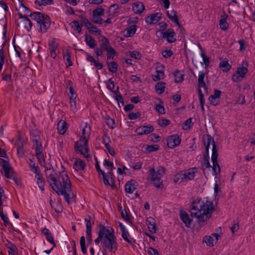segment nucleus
Here are the masks:
<instances>
[{"label": "nucleus", "mask_w": 255, "mask_h": 255, "mask_svg": "<svg viewBox=\"0 0 255 255\" xmlns=\"http://www.w3.org/2000/svg\"><path fill=\"white\" fill-rule=\"evenodd\" d=\"M171 124V121L169 120L162 119L158 121V124L162 128H165L168 125Z\"/></svg>", "instance_id": "nucleus-50"}, {"label": "nucleus", "mask_w": 255, "mask_h": 255, "mask_svg": "<svg viewBox=\"0 0 255 255\" xmlns=\"http://www.w3.org/2000/svg\"><path fill=\"white\" fill-rule=\"evenodd\" d=\"M164 76V73L163 69L157 70L155 71V74L152 75V79L157 81L160 79H163Z\"/></svg>", "instance_id": "nucleus-37"}, {"label": "nucleus", "mask_w": 255, "mask_h": 255, "mask_svg": "<svg viewBox=\"0 0 255 255\" xmlns=\"http://www.w3.org/2000/svg\"><path fill=\"white\" fill-rule=\"evenodd\" d=\"M198 94H199V101L200 103V105L201 106V110L202 112H204V95L202 93L201 90L199 89L198 90Z\"/></svg>", "instance_id": "nucleus-56"}, {"label": "nucleus", "mask_w": 255, "mask_h": 255, "mask_svg": "<svg viewBox=\"0 0 255 255\" xmlns=\"http://www.w3.org/2000/svg\"><path fill=\"white\" fill-rule=\"evenodd\" d=\"M148 172L151 176V180L156 188H159L163 186L161 177L165 172V168L164 167H159L156 171L154 168H151Z\"/></svg>", "instance_id": "nucleus-5"}, {"label": "nucleus", "mask_w": 255, "mask_h": 255, "mask_svg": "<svg viewBox=\"0 0 255 255\" xmlns=\"http://www.w3.org/2000/svg\"><path fill=\"white\" fill-rule=\"evenodd\" d=\"M35 3L39 5H46L47 4H53V0H36Z\"/></svg>", "instance_id": "nucleus-52"}, {"label": "nucleus", "mask_w": 255, "mask_h": 255, "mask_svg": "<svg viewBox=\"0 0 255 255\" xmlns=\"http://www.w3.org/2000/svg\"><path fill=\"white\" fill-rule=\"evenodd\" d=\"M48 46L50 51H56V50L58 48L59 44L56 42L55 39L53 38L49 42Z\"/></svg>", "instance_id": "nucleus-42"}, {"label": "nucleus", "mask_w": 255, "mask_h": 255, "mask_svg": "<svg viewBox=\"0 0 255 255\" xmlns=\"http://www.w3.org/2000/svg\"><path fill=\"white\" fill-rule=\"evenodd\" d=\"M104 9L102 7H97L93 11V15L94 16H101L103 15Z\"/></svg>", "instance_id": "nucleus-54"}, {"label": "nucleus", "mask_w": 255, "mask_h": 255, "mask_svg": "<svg viewBox=\"0 0 255 255\" xmlns=\"http://www.w3.org/2000/svg\"><path fill=\"white\" fill-rule=\"evenodd\" d=\"M121 215H122V218L125 221H126L127 222L129 223H132L130 215L128 214L127 211H126V209L122 210Z\"/></svg>", "instance_id": "nucleus-47"}, {"label": "nucleus", "mask_w": 255, "mask_h": 255, "mask_svg": "<svg viewBox=\"0 0 255 255\" xmlns=\"http://www.w3.org/2000/svg\"><path fill=\"white\" fill-rule=\"evenodd\" d=\"M236 72L241 76V78H243L248 72V69L244 66L239 67L238 68Z\"/></svg>", "instance_id": "nucleus-44"}, {"label": "nucleus", "mask_w": 255, "mask_h": 255, "mask_svg": "<svg viewBox=\"0 0 255 255\" xmlns=\"http://www.w3.org/2000/svg\"><path fill=\"white\" fill-rule=\"evenodd\" d=\"M154 130L153 126L151 125L140 126L135 130V132L138 135H142L143 134H148L152 132Z\"/></svg>", "instance_id": "nucleus-13"}, {"label": "nucleus", "mask_w": 255, "mask_h": 255, "mask_svg": "<svg viewBox=\"0 0 255 255\" xmlns=\"http://www.w3.org/2000/svg\"><path fill=\"white\" fill-rule=\"evenodd\" d=\"M221 95V91L218 90H215L214 94L210 96L208 99L211 104L213 106H217L219 105L220 102L219 98Z\"/></svg>", "instance_id": "nucleus-15"}, {"label": "nucleus", "mask_w": 255, "mask_h": 255, "mask_svg": "<svg viewBox=\"0 0 255 255\" xmlns=\"http://www.w3.org/2000/svg\"><path fill=\"white\" fill-rule=\"evenodd\" d=\"M100 229L99 230L98 233V237L95 240V243L96 245H98L101 242V244L102 245V242L104 241V239L105 238V236L106 235L107 228L102 225L99 226Z\"/></svg>", "instance_id": "nucleus-21"}, {"label": "nucleus", "mask_w": 255, "mask_h": 255, "mask_svg": "<svg viewBox=\"0 0 255 255\" xmlns=\"http://www.w3.org/2000/svg\"><path fill=\"white\" fill-rule=\"evenodd\" d=\"M91 20L93 22L98 24H102L103 21V19L100 17V16H96L95 17L93 16Z\"/></svg>", "instance_id": "nucleus-62"}, {"label": "nucleus", "mask_w": 255, "mask_h": 255, "mask_svg": "<svg viewBox=\"0 0 255 255\" xmlns=\"http://www.w3.org/2000/svg\"><path fill=\"white\" fill-rule=\"evenodd\" d=\"M72 82L71 81H68L67 83V85L69 86V92L70 93V104L71 107H75L76 106V99L77 97V94L76 92H75L74 88H73L72 86Z\"/></svg>", "instance_id": "nucleus-14"}, {"label": "nucleus", "mask_w": 255, "mask_h": 255, "mask_svg": "<svg viewBox=\"0 0 255 255\" xmlns=\"http://www.w3.org/2000/svg\"><path fill=\"white\" fill-rule=\"evenodd\" d=\"M107 52V62L110 60H113L114 56L117 54V52L114 48L110 49L109 50L106 51Z\"/></svg>", "instance_id": "nucleus-43"}, {"label": "nucleus", "mask_w": 255, "mask_h": 255, "mask_svg": "<svg viewBox=\"0 0 255 255\" xmlns=\"http://www.w3.org/2000/svg\"><path fill=\"white\" fill-rule=\"evenodd\" d=\"M35 155L41 165L45 168V173L47 181L58 195H63L68 203L73 197L71 191V183L68 175L64 172H60L58 175L52 166L48 168L45 166V159L42 150L35 151Z\"/></svg>", "instance_id": "nucleus-1"}, {"label": "nucleus", "mask_w": 255, "mask_h": 255, "mask_svg": "<svg viewBox=\"0 0 255 255\" xmlns=\"http://www.w3.org/2000/svg\"><path fill=\"white\" fill-rule=\"evenodd\" d=\"M57 129L59 133L61 134H64L67 129L66 122L64 121L60 120L57 125Z\"/></svg>", "instance_id": "nucleus-31"}, {"label": "nucleus", "mask_w": 255, "mask_h": 255, "mask_svg": "<svg viewBox=\"0 0 255 255\" xmlns=\"http://www.w3.org/2000/svg\"><path fill=\"white\" fill-rule=\"evenodd\" d=\"M201 56L203 58V61L205 64V68L207 67L210 62L209 58L207 57L203 52L201 53Z\"/></svg>", "instance_id": "nucleus-61"}, {"label": "nucleus", "mask_w": 255, "mask_h": 255, "mask_svg": "<svg viewBox=\"0 0 255 255\" xmlns=\"http://www.w3.org/2000/svg\"><path fill=\"white\" fill-rule=\"evenodd\" d=\"M86 166L85 162L81 159H77L74 164L73 168L76 171L84 170Z\"/></svg>", "instance_id": "nucleus-30"}, {"label": "nucleus", "mask_w": 255, "mask_h": 255, "mask_svg": "<svg viewBox=\"0 0 255 255\" xmlns=\"http://www.w3.org/2000/svg\"><path fill=\"white\" fill-rule=\"evenodd\" d=\"M181 138L177 134L169 136L167 138V145L169 148H173L180 144Z\"/></svg>", "instance_id": "nucleus-12"}, {"label": "nucleus", "mask_w": 255, "mask_h": 255, "mask_svg": "<svg viewBox=\"0 0 255 255\" xmlns=\"http://www.w3.org/2000/svg\"><path fill=\"white\" fill-rule=\"evenodd\" d=\"M108 84L107 86V89H109L110 91H113V89L115 88V84L112 78L109 79L108 81Z\"/></svg>", "instance_id": "nucleus-63"}, {"label": "nucleus", "mask_w": 255, "mask_h": 255, "mask_svg": "<svg viewBox=\"0 0 255 255\" xmlns=\"http://www.w3.org/2000/svg\"><path fill=\"white\" fill-rule=\"evenodd\" d=\"M95 167H96V169L97 171V172H98V174H102V176H103V182H104V184H109V182L106 180L105 179V177H106V173H105V172L104 171H103L101 168H100V165L98 163V161L97 160V159H96V164H95Z\"/></svg>", "instance_id": "nucleus-40"}, {"label": "nucleus", "mask_w": 255, "mask_h": 255, "mask_svg": "<svg viewBox=\"0 0 255 255\" xmlns=\"http://www.w3.org/2000/svg\"><path fill=\"white\" fill-rule=\"evenodd\" d=\"M161 18V14L157 12L148 16L145 19L146 22L149 24H155Z\"/></svg>", "instance_id": "nucleus-17"}, {"label": "nucleus", "mask_w": 255, "mask_h": 255, "mask_svg": "<svg viewBox=\"0 0 255 255\" xmlns=\"http://www.w3.org/2000/svg\"><path fill=\"white\" fill-rule=\"evenodd\" d=\"M8 176L9 177L6 178L7 179H12L15 183H16L17 184H18L16 173L12 168V170H10V171L9 170V171H8Z\"/></svg>", "instance_id": "nucleus-53"}, {"label": "nucleus", "mask_w": 255, "mask_h": 255, "mask_svg": "<svg viewBox=\"0 0 255 255\" xmlns=\"http://www.w3.org/2000/svg\"><path fill=\"white\" fill-rule=\"evenodd\" d=\"M85 42L91 48H95L97 46L96 41L91 36L87 34H85Z\"/></svg>", "instance_id": "nucleus-29"}, {"label": "nucleus", "mask_w": 255, "mask_h": 255, "mask_svg": "<svg viewBox=\"0 0 255 255\" xmlns=\"http://www.w3.org/2000/svg\"><path fill=\"white\" fill-rule=\"evenodd\" d=\"M107 64H108L109 70L111 72L114 73L117 72L118 65L116 62L112 61L109 62L107 61Z\"/></svg>", "instance_id": "nucleus-39"}, {"label": "nucleus", "mask_w": 255, "mask_h": 255, "mask_svg": "<svg viewBox=\"0 0 255 255\" xmlns=\"http://www.w3.org/2000/svg\"><path fill=\"white\" fill-rule=\"evenodd\" d=\"M119 5L117 4H112L109 7V12L110 13L109 15H114L119 12L118 11Z\"/></svg>", "instance_id": "nucleus-49"}, {"label": "nucleus", "mask_w": 255, "mask_h": 255, "mask_svg": "<svg viewBox=\"0 0 255 255\" xmlns=\"http://www.w3.org/2000/svg\"><path fill=\"white\" fill-rule=\"evenodd\" d=\"M80 244L82 252L84 255L86 254L87 252L86 249V246L85 244V238L84 236H82L80 238Z\"/></svg>", "instance_id": "nucleus-46"}, {"label": "nucleus", "mask_w": 255, "mask_h": 255, "mask_svg": "<svg viewBox=\"0 0 255 255\" xmlns=\"http://www.w3.org/2000/svg\"><path fill=\"white\" fill-rule=\"evenodd\" d=\"M40 140L35 139V140L32 141L33 145L35 147V151L42 150V146Z\"/></svg>", "instance_id": "nucleus-58"}, {"label": "nucleus", "mask_w": 255, "mask_h": 255, "mask_svg": "<svg viewBox=\"0 0 255 255\" xmlns=\"http://www.w3.org/2000/svg\"><path fill=\"white\" fill-rule=\"evenodd\" d=\"M88 141V139L86 136H82L79 140L75 143V145L76 151L80 152L86 158L89 157V155L88 154L89 150Z\"/></svg>", "instance_id": "nucleus-6"}, {"label": "nucleus", "mask_w": 255, "mask_h": 255, "mask_svg": "<svg viewBox=\"0 0 255 255\" xmlns=\"http://www.w3.org/2000/svg\"><path fill=\"white\" fill-rule=\"evenodd\" d=\"M146 224L148 226L149 231L152 233H155L156 232V226L155 220L152 217H148L146 219Z\"/></svg>", "instance_id": "nucleus-24"}, {"label": "nucleus", "mask_w": 255, "mask_h": 255, "mask_svg": "<svg viewBox=\"0 0 255 255\" xmlns=\"http://www.w3.org/2000/svg\"><path fill=\"white\" fill-rule=\"evenodd\" d=\"M50 205L52 209H53L56 213H60L62 212V205L61 204L60 199H58L57 201H53L51 199H50Z\"/></svg>", "instance_id": "nucleus-16"}, {"label": "nucleus", "mask_w": 255, "mask_h": 255, "mask_svg": "<svg viewBox=\"0 0 255 255\" xmlns=\"http://www.w3.org/2000/svg\"><path fill=\"white\" fill-rule=\"evenodd\" d=\"M0 164L2 166L4 171V175L5 177H9L8 171L12 170V167L8 160L0 158Z\"/></svg>", "instance_id": "nucleus-18"}, {"label": "nucleus", "mask_w": 255, "mask_h": 255, "mask_svg": "<svg viewBox=\"0 0 255 255\" xmlns=\"http://www.w3.org/2000/svg\"><path fill=\"white\" fill-rule=\"evenodd\" d=\"M99 47L95 48L94 51L97 56H102L104 54V51H108L113 48L109 40L105 36H101L99 40Z\"/></svg>", "instance_id": "nucleus-7"}, {"label": "nucleus", "mask_w": 255, "mask_h": 255, "mask_svg": "<svg viewBox=\"0 0 255 255\" xmlns=\"http://www.w3.org/2000/svg\"><path fill=\"white\" fill-rule=\"evenodd\" d=\"M159 146L157 144H154L151 145H148L146 148L145 150L148 152H151L156 151L158 150Z\"/></svg>", "instance_id": "nucleus-55"}, {"label": "nucleus", "mask_w": 255, "mask_h": 255, "mask_svg": "<svg viewBox=\"0 0 255 255\" xmlns=\"http://www.w3.org/2000/svg\"><path fill=\"white\" fill-rule=\"evenodd\" d=\"M118 243L114 233L107 229L104 241L102 242V249L104 250L115 253L118 250Z\"/></svg>", "instance_id": "nucleus-4"}, {"label": "nucleus", "mask_w": 255, "mask_h": 255, "mask_svg": "<svg viewBox=\"0 0 255 255\" xmlns=\"http://www.w3.org/2000/svg\"><path fill=\"white\" fill-rule=\"evenodd\" d=\"M174 82L176 83H181L183 82L184 78L183 74L178 70L176 71L174 73Z\"/></svg>", "instance_id": "nucleus-38"}, {"label": "nucleus", "mask_w": 255, "mask_h": 255, "mask_svg": "<svg viewBox=\"0 0 255 255\" xmlns=\"http://www.w3.org/2000/svg\"><path fill=\"white\" fill-rule=\"evenodd\" d=\"M70 25L74 30L77 31L79 33L81 32L82 27L83 26L82 23L80 24L79 21L74 20L71 22Z\"/></svg>", "instance_id": "nucleus-36"}, {"label": "nucleus", "mask_w": 255, "mask_h": 255, "mask_svg": "<svg viewBox=\"0 0 255 255\" xmlns=\"http://www.w3.org/2000/svg\"><path fill=\"white\" fill-rule=\"evenodd\" d=\"M215 210L213 202L206 200L205 201L196 199L193 201L190 207L191 216L196 218L199 226L203 227L212 217V214Z\"/></svg>", "instance_id": "nucleus-2"}, {"label": "nucleus", "mask_w": 255, "mask_h": 255, "mask_svg": "<svg viewBox=\"0 0 255 255\" xmlns=\"http://www.w3.org/2000/svg\"><path fill=\"white\" fill-rule=\"evenodd\" d=\"M104 165L107 168L110 169V171H113L115 169L113 162L110 161L109 160L105 159L104 160Z\"/></svg>", "instance_id": "nucleus-48"}, {"label": "nucleus", "mask_w": 255, "mask_h": 255, "mask_svg": "<svg viewBox=\"0 0 255 255\" xmlns=\"http://www.w3.org/2000/svg\"><path fill=\"white\" fill-rule=\"evenodd\" d=\"M212 141V137L210 135H207L206 139H204L203 141L204 142V145L206 147V153L204 154L203 157H206L209 155V148L210 145V143Z\"/></svg>", "instance_id": "nucleus-34"}, {"label": "nucleus", "mask_w": 255, "mask_h": 255, "mask_svg": "<svg viewBox=\"0 0 255 255\" xmlns=\"http://www.w3.org/2000/svg\"><path fill=\"white\" fill-rule=\"evenodd\" d=\"M85 222L86 223V238L88 242L87 247L92 242V227L94 223V220L92 219L90 216H88V218L85 219Z\"/></svg>", "instance_id": "nucleus-8"}, {"label": "nucleus", "mask_w": 255, "mask_h": 255, "mask_svg": "<svg viewBox=\"0 0 255 255\" xmlns=\"http://www.w3.org/2000/svg\"><path fill=\"white\" fill-rule=\"evenodd\" d=\"M165 89V83L164 82H158L156 84L155 86V91L159 94H162Z\"/></svg>", "instance_id": "nucleus-32"}, {"label": "nucleus", "mask_w": 255, "mask_h": 255, "mask_svg": "<svg viewBox=\"0 0 255 255\" xmlns=\"http://www.w3.org/2000/svg\"><path fill=\"white\" fill-rule=\"evenodd\" d=\"M179 215L181 221L185 224V226L187 228L190 227L191 222L193 220L190 218L187 212L185 211L181 210Z\"/></svg>", "instance_id": "nucleus-19"}, {"label": "nucleus", "mask_w": 255, "mask_h": 255, "mask_svg": "<svg viewBox=\"0 0 255 255\" xmlns=\"http://www.w3.org/2000/svg\"><path fill=\"white\" fill-rule=\"evenodd\" d=\"M167 17L172 20L173 22L175 23L177 25L180 26V23L178 21L176 12L175 10H172L170 11V13H169V11H167Z\"/></svg>", "instance_id": "nucleus-33"}, {"label": "nucleus", "mask_w": 255, "mask_h": 255, "mask_svg": "<svg viewBox=\"0 0 255 255\" xmlns=\"http://www.w3.org/2000/svg\"><path fill=\"white\" fill-rule=\"evenodd\" d=\"M212 153L211 155V160L213 162V166H212L209 162V156L203 157V161L201 162V167L204 175L207 178L205 169L206 168H212L213 171V174L215 176V178L217 177V174L220 173L221 168L218 162L217 159L218 157V148L214 139L212 141Z\"/></svg>", "instance_id": "nucleus-3"}, {"label": "nucleus", "mask_w": 255, "mask_h": 255, "mask_svg": "<svg viewBox=\"0 0 255 255\" xmlns=\"http://www.w3.org/2000/svg\"><path fill=\"white\" fill-rule=\"evenodd\" d=\"M141 115V114L139 112L131 113L128 115V117L129 120H134L139 118Z\"/></svg>", "instance_id": "nucleus-59"}, {"label": "nucleus", "mask_w": 255, "mask_h": 255, "mask_svg": "<svg viewBox=\"0 0 255 255\" xmlns=\"http://www.w3.org/2000/svg\"><path fill=\"white\" fill-rule=\"evenodd\" d=\"M46 15H45L40 12H34L29 14V16L33 20H35L37 23H39L42 21L44 18H46Z\"/></svg>", "instance_id": "nucleus-23"}, {"label": "nucleus", "mask_w": 255, "mask_h": 255, "mask_svg": "<svg viewBox=\"0 0 255 255\" xmlns=\"http://www.w3.org/2000/svg\"><path fill=\"white\" fill-rule=\"evenodd\" d=\"M30 136L32 141L35 140V139H40V133L37 130H33L30 132Z\"/></svg>", "instance_id": "nucleus-51"}, {"label": "nucleus", "mask_w": 255, "mask_h": 255, "mask_svg": "<svg viewBox=\"0 0 255 255\" xmlns=\"http://www.w3.org/2000/svg\"><path fill=\"white\" fill-rule=\"evenodd\" d=\"M205 77V73L203 71H200L199 72L198 75V87L199 90L201 88H203L206 91L207 90V88L206 86L205 83L204 81Z\"/></svg>", "instance_id": "nucleus-28"}, {"label": "nucleus", "mask_w": 255, "mask_h": 255, "mask_svg": "<svg viewBox=\"0 0 255 255\" xmlns=\"http://www.w3.org/2000/svg\"><path fill=\"white\" fill-rule=\"evenodd\" d=\"M136 182L133 180H130L127 182L125 185V191L126 192L131 194L135 189V184Z\"/></svg>", "instance_id": "nucleus-27"}, {"label": "nucleus", "mask_w": 255, "mask_h": 255, "mask_svg": "<svg viewBox=\"0 0 255 255\" xmlns=\"http://www.w3.org/2000/svg\"><path fill=\"white\" fill-rule=\"evenodd\" d=\"M147 253L150 255H159L158 251L152 247L148 248Z\"/></svg>", "instance_id": "nucleus-64"}, {"label": "nucleus", "mask_w": 255, "mask_h": 255, "mask_svg": "<svg viewBox=\"0 0 255 255\" xmlns=\"http://www.w3.org/2000/svg\"><path fill=\"white\" fill-rule=\"evenodd\" d=\"M18 14L19 16V18L21 19V20L20 22L16 21L17 26L23 27L29 31L32 26V23L31 20L27 16H23L22 13L19 12L18 13Z\"/></svg>", "instance_id": "nucleus-10"}, {"label": "nucleus", "mask_w": 255, "mask_h": 255, "mask_svg": "<svg viewBox=\"0 0 255 255\" xmlns=\"http://www.w3.org/2000/svg\"><path fill=\"white\" fill-rule=\"evenodd\" d=\"M197 171V168L196 167L191 168L187 170L183 174L184 178L188 180H192L195 177V174Z\"/></svg>", "instance_id": "nucleus-25"}, {"label": "nucleus", "mask_w": 255, "mask_h": 255, "mask_svg": "<svg viewBox=\"0 0 255 255\" xmlns=\"http://www.w3.org/2000/svg\"><path fill=\"white\" fill-rule=\"evenodd\" d=\"M228 17V14L224 12L221 16V19L219 20L220 28L224 31L227 30L229 28V24L227 21Z\"/></svg>", "instance_id": "nucleus-22"}, {"label": "nucleus", "mask_w": 255, "mask_h": 255, "mask_svg": "<svg viewBox=\"0 0 255 255\" xmlns=\"http://www.w3.org/2000/svg\"><path fill=\"white\" fill-rule=\"evenodd\" d=\"M132 10L134 13L141 14L145 9V6L143 3L140 1H136L132 4Z\"/></svg>", "instance_id": "nucleus-20"}, {"label": "nucleus", "mask_w": 255, "mask_h": 255, "mask_svg": "<svg viewBox=\"0 0 255 255\" xmlns=\"http://www.w3.org/2000/svg\"><path fill=\"white\" fill-rule=\"evenodd\" d=\"M50 18L49 16L46 15V18H44L42 21L39 23H36V27L39 32L45 33L50 27Z\"/></svg>", "instance_id": "nucleus-11"}, {"label": "nucleus", "mask_w": 255, "mask_h": 255, "mask_svg": "<svg viewBox=\"0 0 255 255\" xmlns=\"http://www.w3.org/2000/svg\"><path fill=\"white\" fill-rule=\"evenodd\" d=\"M106 120V124L108 127L111 129H113L115 128V122L114 119L111 118L110 116H106L105 117Z\"/></svg>", "instance_id": "nucleus-45"}, {"label": "nucleus", "mask_w": 255, "mask_h": 255, "mask_svg": "<svg viewBox=\"0 0 255 255\" xmlns=\"http://www.w3.org/2000/svg\"><path fill=\"white\" fill-rule=\"evenodd\" d=\"M115 178L116 177L114 175L113 171H109L107 174H106L105 179L109 182V184L106 185L110 186L113 188L115 187Z\"/></svg>", "instance_id": "nucleus-26"}, {"label": "nucleus", "mask_w": 255, "mask_h": 255, "mask_svg": "<svg viewBox=\"0 0 255 255\" xmlns=\"http://www.w3.org/2000/svg\"><path fill=\"white\" fill-rule=\"evenodd\" d=\"M203 242H204L208 246L212 247L214 246L213 239L210 236H205L203 238Z\"/></svg>", "instance_id": "nucleus-57"}, {"label": "nucleus", "mask_w": 255, "mask_h": 255, "mask_svg": "<svg viewBox=\"0 0 255 255\" xmlns=\"http://www.w3.org/2000/svg\"><path fill=\"white\" fill-rule=\"evenodd\" d=\"M219 66L224 72H228L231 68V66L229 64L228 61L225 60L220 62Z\"/></svg>", "instance_id": "nucleus-35"}, {"label": "nucleus", "mask_w": 255, "mask_h": 255, "mask_svg": "<svg viewBox=\"0 0 255 255\" xmlns=\"http://www.w3.org/2000/svg\"><path fill=\"white\" fill-rule=\"evenodd\" d=\"M136 31V26L135 25H131L127 28L126 37H132L134 35Z\"/></svg>", "instance_id": "nucleus-41"}, {"label": "nucleus", "mask_w": 255, "mask_h": 255, "mask_svg": "<svg viewBox=\"0 0 255 255\" xmlns=\"http://www.w3.org/2000/svg\"><path fill=\"white\" fill-rule=\"evenodd\" d=\"M158 32L160 33V37L165 38L169 43H173L176 40V34L172 28H169L166 31L159 30Z\"/></svg>", "instance_id": "nucleus-9"}, {"label": "nucleus", "mask_w": 255, "mask_h": 255, "mask_svg": "<svg viewBox=\"0 0 255 255\" xmlns=\"http://www.w3.org/2000/svg\"><path fill=\"white\" fill-rule=\"evenodd\" d=\"M66 54L63 53V58L66 57L67 62L68 63V65L67 67L71 66L73 65V63L71 60V55L68 50L66 52Z\"/></svg>", "instance_id": "nucleus-60"}]
</instances>
